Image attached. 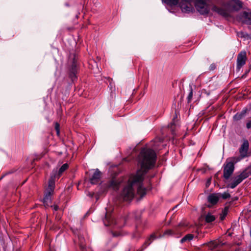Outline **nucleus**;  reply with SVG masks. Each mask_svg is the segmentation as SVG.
<instances>
[{
  "label": "nucleus",
  "mask_w": 251,
  "mask_h": 251,
  "mask_svg": "<svg viewBox=\"0 0 251 251\" xmlns=\"http://www.w3.org/2000/svg\"><path fill=\"white\" fill-rule=\"evenodd\" d=\"M242 6V2L239 0H230L226 5V9L219 8L216 6L213 7V10L221 15L226 16L228 12L237 11Z\"/></svg>",
  "instance_id": "nucleus-2"
},
{
  "label": "nucleus",
  "mask_w": 251,
  "mask_h": 251,
  "mask_svg": "<svg viewBox=\"0 0 251 251\" xmlns=\"http://www.w3.org/2000/svg\"><path fill=\"white\" fill-rule=\"evenodd\" d=\"M174 124H171L169 126L170 127V128L171 129V130H173V126H174Z\"/></svg>",
  "instance_id": "nucleus-34"
},
{
  "label": "nucleus",
  "mask_w": 251,
  "mask_h": 251,
  "mask_svg": "<svg viewBox=\"0 0 251 251\" xmlns=\"http://www.w3.org/2000/svg\"><path fill=\"white\" fill-rule=\"evenodd\" d=\"M240 118V115L238 114H236L234 116V118L235 120H239Z\"/></svg>",
  "instance_id": "nucleus-32"
},
{
  "label": "nucleus",
  "mask_w": 251,
  "mask_h": 251,
  "mask_svg": "<svg viewBox=\"0 0 251 251\" xmlns=\"http://www.w3.org/2000/svg\"><path fill=\"white\" fill-rule=\"evenodd\" d=\"M249 142L247 140L244 141L241 147L239 149L240 156L233 158L235 162L240 161L244 158L248 156Z\"/></svg>",
  "instance_id": "nucleus-5"
},
{
  "label": "nucleus",
  "mask_w": 251,
  "mask_h": 251,
  "mask_svg": "<svg viewBox=\"0 0 251 251\" xmlns=\"http://www.w3.org/2000/svg\"><path fill=\"white\" fill-rule=\"evenodd\" d=\"M195 6L201 14H208L210 9V0H195Z\"/></svg>",
  "instance_id": "nucleus-4"
},
{
  "label": "nucleus",
  "mask_w": 251,
  "mask_h": 251,
  "mask_svg": "<svg viewBox=\"0 0 251 251\" xmlns=\"http://www.w3.org/2000/svg\"><path fill=\"white\" fill-rule=\"evenodd\" d=\"M162 1L170 6H175L178 3V0H162Z\"/></svg>",
  "instance_id": "nucleus-18"
},
{
  "label": "nucleus",
  "mask_w": 251,
  "mask_h": 251,
  "mask_svg": "<svg viewBox=\"0 0 251 251\" xmlns=\"http://www.w3.org/2000/svg\"><path fill=\"white\" fill-rule=\"evenodd\" d=\"M215 217L211 214H208L205 216V221L207 223L213 222L215 220Z\"/></svg>",
  "instance_id": "nucleus-23"
},
{
  "label": "nucleus",
  "mask_w": 251,
  "mask_h": 251,
  "mask_svg": "<svg viewBox=\"0 0 251 251\" xmlns=\"http://www.w3.org/2000/svg\"><path fill=\"white\" fill-rule=\"evenodd\" d=\"M228 211V207L226 206L224 210H223L222 213L220 215V219L221 220H223L226 216Z\"/></svg>",
  "instance_id": "nucleus-19"
},
{
  "label": "nucleus",
  "mask_w": 251,
  "mask_h": 251,
  "mask_svg": "<svg viewBox=\"0 0 251 251\" xmlns=\"http://www.w3.org/2000/svg\"><path fill=\"white\" fill-rule=\"evenodd\" d=\"M234 162H235L234 161ZM234 163L228 162L225 165L224 167V177L225 179H228L232 174L234 170Z\"/></svg>",
  "instance_id": "nucleus-7"
},
{
  "label": "nucleus",
  "mask_w": 251,
  "mask_h": 251,
  "mask_svg": "<svg viewBox=\"0 0 251 251\" xmlns=\"http://www.w3.org/2000/svg\"><path fill=\"white\" fill-rule=\"evenodd\" d=\"M210 67L211 70H213L216 68V66L215 64H211Z\"/></svg>",
  "instance_id": "nucleus-33"
},
{
  "label": "nucleus",
  "mask_w": 251,
  "mask_h": 251,
  "mask_svg": "<svg viewBox=\"0 0 251 251\" xmlns=\"http://www.w3.org/2000/svg\"><path fill=\"white\" fill-rule=\"evenodd\" d=\"M79 241V245L80 248H81L83 250L82 251H85L84 250V248L85 247V244H84V239L82 237H78Z\"/></svg>",
  "instance_id": "nucleus-24"
},
{
  "label": "nucleus",
  "mask_w": 251,
  "mask_h": 251,
  "mask_svg": "<svg viewBox=\"0 0 251 251\" xmlns=\"http://www.w3.org/2000/svg\"><path fill=\"white\" fill-rule=\"evenodd\" d=\"M91 176L90 177V182L93 184H96L99 183L100 180L101 173L98 169L93 170L91 173Z\"/></svg>",
  "instance_id": "nucleus-11"
},
{
  "label": "nucleus",
  "mask_w": 251,
  "mask_h": 251,
  "mask_svg": "<svg viewBox=\"0 0 251 251\" xmlns=\"http://www.w3.org/2000/svg\"><path fill=\"white\" fill-rule=\"evenodd\" d=\"M210 180H211V179H209L207 181V183H206V186H208L209 185V183H210Z\"/></svg>",
  "instance_id": "nucleus-35"
},
{
  "label": "nucleus",
  "mask_w": 251,
  "mask_h": 251,
  "mask_svg": "<svg viewBox=\"0 0 251 251\" xmlns=\"http://www.w3.org/2000/svg\"><path fill=\"white\" fill-rule=\"evenodd\" d=\"M56 177L55 174L51 175L49 181L47 189L43 200V202L45 206H49L51 201V196L53 193L55 187L54 178Z\"/></svg>",
  "instance_id": "nucleus-3"
},
{
  "label": "nucleus",
  "mask_w": 251,
  "mask_h": 251,
  "mask_svg": "<svg viewBox=\"0 0 251 251\" xmlns=\"http://www.w3.org/2000/svg\"><path fill=\"white\" fill-rule=\"evenodd\" d=\"M244 22L247 24L251 25V11L250 12H244L243 13Z\"/></svg>",
  "instance_id": "nucleus-16"
},
{
  "label": "nucleus",
  "mask_w": 251,
  "mask_h": 251,
  "mask_svg": "<svg viewBox=\"0 0 251 251\" xmlns=\"http://www.w3.org/2000/svg\"><path fill=\"white\" fill-rule=\"evenodd\" d=\"M89 196L90 197H93V194H91V193H90V194H89Z\"/></svg>",
  "instance_id": "nucleus-36"
},
{
  "label": "nucleus",
  "mask_w": 251,
  "mask_h": 251,
  "mask_svg": "<svg viewBox=\"0 0 251 251\" xmlns=\"http://www.w3.org/2000/svg\"><path fill=\"white\" fill-rule=\"evenodd\" d=\"M192 0H178V4L183 12H192L194 9L191 3Z\"/></svg>",
  "instance_id": "nucleus-6"
},
{
  "label": "nucleus",
  "mask_w": 251,
  "mask_h": 251,
  "mask_svg": "<svg viewBox=\"0 0 251 251\" xmlns=\"http://www.w3.org/2000/svg\"><path fill=\"white\" fill-rule=\"evenodd\" d=\"M247 60L246 52L245 51L240 52L237 56V68L240 70L244 66Z\"/></svg>",
  "instance_id": "nucleus-10"
},
{
  "label": "nucleus",
  "mask_w": 251,
  "mask_h": 251,
  "mask_svg": "<svg viewBox=\"0 0 251 251\" xmlns=\"http://www.w3.org/2000/svg\"><path fill=\"white\" fill-rule=\"evenodd\" d=\"M55 128L56 131V133L58 135L59 134V125L57 123L55 124Z\"/></svg>",
  "instance_id": "nucleus-28"
},
{
  "label": "nucleus",
  "mask_w": 251,
  "mask_h": 251,
  "mask_svg": "<svg viewBox=\"0 0 251 251\" xmlns=\"http://www.w3.org/2000/svg\"><path fill=\"white\" fill-rule=\"evenodd\" d=\"M68 168V165L67 163L63 164L59 169L57 177H59L61 174L64 172Z\"/></svg>",
  "instance_id": "nucleus-20"
},
{
  "label": "nucleus",
  "mask_w": 251,
  "mask_h": 251,
  "mask_svg": "<svg viewBox=\"0 0 251 251\" xmlns=\"http://www.w3.org/2000/svg\"><path fill=\"white\" fill-rule=\"evenodd\" d=\"M114 236H117V235H116L115 234H113Z\"/></svg>",
  "instance_id": "nucleus-37"
},
{
  "label": "nucleus",
  "mask_w": 251,
  "mask_h": 251,
  "mask_svg": "<svg viewBox=\"0 0 251 251\" xmlns=\"http://www.w3.org/2000/svg\"><path fill=\"white\" fill-rule=\"evenodd\" d=\"M193 238L194 235L192 234H188L181 239L180 242L183 243L185 242H189L193 240Z\"/></svg>",
  "instance_id": "nucleus-17"
},
{
  "label": "nucleus",
  "mask_w": 251,
  "mask_h": 251,
  "mask_svg": "<svg viewBox=\"0 0 251 251\" xmlns=\"http://www.w3.org/2000/svg\"><path fill=\"white\" fill-rule=\"evenodd\" d=\"M76 65L74 63L72 65L71 71V74L70 76L72 77V79H74V77H75V73H76Z\"/></svg>",
  "instance_id": "nucleus-22"
},
{
  "label": "nucleus",
  "mask_w": 251,
  "mask_h": 251,
  "mask_svg": "<svg viewBox=\"0 0 251 251\" xmlns=\"http://www.w3.org/2000/svg\"><path fill=\"white\" fill-rule=\"evenodd\" d=\"M156 158V154L152 150L144 149L141 151L138 156L141 169L137 171L136 175L130 176L127 184L120 193L118 198L120 201H131L135 196V188H137V193L141 197L146 195V190L141 184L148 170L154 166Z\"/></svg>",
  "instance_id": "nucleus-1"
},
{
  "label": "nucleus",
  "mask_w": 251,
  "mask_h": 251,
  "mask_svg": "<svg viewBox=\"0 0 251 251\" xmlns=\"http://www.w3.org/2000/svg\"><path fill=\"white\" fill-rule=\"evenodd\" d=\"M251 175V165L244 170L239 175V177L243 181L245 178Z\"/></svg>",
  "instance_id": "nucleus-13"
},
{
  "label": "nucleus",
  "mask_w": 251,
  "mask_h": 251,
  "mask_svg": "<svg viewBox=\"0 0 251 251\" xmlns=\"http://www.w3.org/2000/svg\"><path fill=\"white\" fill-rule=\"evenodd\" d=\"M220 198V193L210 194L207 198L208 201L214 205L217 203Z\"/></svg>",
  "instance_id": "nucleus-12"
},
{
  "label": "nucleus",
  "mask_w": 251,
  "mask_h": 251,
  "mask_svg": "<svg viewBox=\"0 0 251 251\" xmlns=\"http://www.w3.org/2000/svg\"><path fill=\"white\" fill-rule=\"evenodd\" d=\"M242 181V180L241 179V178L239 176H237L234 178L233 181L228 185V186L230 188L233 189Z\"/></svg>",
  "instance_id": "nucleus-14"
},
{
  "label": "nucleus",
  "mask_w": 251,
  "mask_h": 251,
  "mask_svg": "<svg viewBox=\"0 0 251 251\" xmlns=\"http://www.w3.org/2000/svg\"><path fill=\"white\" fill-rule=\"evenodd\" d=\"M155 238H156L155 235L154 234H151L150 236V237L149 238V239L148 240V241L146 242V244H147L148 245H149L151 243V242L153 240H154Z\"/></svg>",
  "instance_id": "nucleus-25"
},
{
  "label": "nucleus",
  "mask_w": 251,
  "mask_h": 251,
  "mask_svg": "<svg viewBox=\"0 0 251 251\" xmlns=\"http://www.w3.org/2000/svg\"><path fill=\"white\" fill-rule=\"evenodd\" d=\"M103 223L105 226H110L115 225H117L119 227H122V225L115 220L111 213L106 212L105 218L103 220Z\"/></svg>",
  "instance_id": "nucleus-8"
},
{
  "label": "nucleus",
  "mask_w": 251,
  "mask_h": 251,
  "mask_svg": "<svg viewBox=\"0 0 251 251\" xmlns=\"http://www.w3.org/2000/svg\"><path fill=\"white\" fill-rule=\"evenodd\" d=\"M242 181V180L241 179V178L239 176H237L234 178L233 181L228 185V186L230 188L233 189Z\"/></svg>",
  "instance_id": "nucleus-15"
},
{
  "label": "nucleus",
  "mask_w": 251,
  "mask_h": 251,
  "mask_svg": "<svg viewBox=\"0 0 251 251\" xmlns=\"http://www.w3.org/2000/svg\"><path fill=\"white\" fill-rule=\"evenodd\" d=\"M187 224L184 222L180 223L178 226L176 228V230L173 231L171 229H168L164 233L163 236H170L177 234L183 231V227H186Z\"/></svg>",
  "instance_id": "nucleus-9"
},
{
  "label": "nucleus",
  "mask_w": 251,
  "mask_h": 251,
  "mask_svg": "<svg viewBox=\"0 0 251 251\" xmlns=\"http://www.w3.org/2000/svg\"><path fill=\"white\" fill-rule=\"evenodd\" d=\"M53 209L54 211H57L58 209V206L57 205H54L53 206H51Z\"/></svg>",
  "instance_id": "nucleus-31"
},
{
  "label": "nucleus",
  "mask_w": 251,
  "mask_h": 251,
  "mask_svg": "<svg viewBox=\"0 0 251 251\" xmlns=\"http://www.w3.org/2000/svg\"><path fill=\"white\" fill-rule=\"evenodd\" d=\"M246 126L248 129H251V120L247 123Z\"/></svg>",
  "instance_id": "nucleus-30"
},
{
  "label": "nucleus",
  "mask_w": 251,
  "mask_h": 251,
  "mask_svg": "<svg viewBox=\"0 0 251 251\" xmlns=\"http://www.w3.org/2000/svg\"><path fill=\"white\" fill-rule=\"evenodd\" d=\"M218 246V243L217 241H211L208 244V246L210 250H213L217 248Z\"/></svg>",
  "instance_id": "nucleus-21"
},
{
  "label": "nucleus",
  "mask_w": 251,
  "mask_h": 251,
  "mask_svg": "<svg viewBox=\"0 0 251 251\" xmlns=\"http://www.w3.org/2000/svg\"><path fill=\"white\" fill-rule=\"evenodd\" d=\"M246 34H245L244 32H239L238 33V37H242V38H245L246 36Z\"/></svg>",
  "instance_id": "nucleus-29"
},
{
  "label": "nucleus",
  "mask_w": 251,
  "mask_h": 251,
  "mask_svg": "<svg viewBox=\"0 0 251 251\" xmlns=\"http://www.w3.org/2000/svg\"><path fill=\"white\" fill-rule=\"evenodd\" d=\"M193 97V90L191 87L190 88V92L188 96H187L188 102H190L191 101Z\"/></svg>",
  "instance_id": "nucleus-26"
},
{
  "label": "nucleus",
  "mask_w": 251,
  "mask_h": 251,
  "mask_svg": "<svg viewBox=\"0 0 251 251\" xmlns=\"http://www.w3.org/2000/svg\"><path fill=\"white\" fill-rule=\"evenodd\" d=\"M230 197V195L227 192H225L223 194H220V198L224 199H226Z\"/></svg>",
  "instance_id": "nucleus-27"
}]
</instances>
